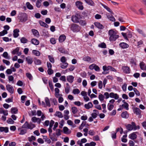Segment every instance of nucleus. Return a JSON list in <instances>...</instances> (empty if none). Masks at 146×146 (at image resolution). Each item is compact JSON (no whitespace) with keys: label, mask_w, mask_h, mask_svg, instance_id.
I'll use <instances>...</instances> for the list:
<instances>
[{"label":"nucleus","mask_w":146,"mask_h":146,"mask_svg":"<svg viewBox=\"0 0 146 146\" xmlns=\"http://www.w3.org/2000/svg\"><path fill=\"white\" fill-rule=\"evenodd\" d=\"M7 33V31L5 29L4 30L0 32V36H3Z\"/></svg>","instance_id":"3c124183"},{"label":"nucleus","mask_w":146,"mask_h":146,"mask_svg":"<svg viewBox=\"0 0 146 146\" xmlns=\"http://www.w3.org/2000/svg\"><path fill=\"white\" fill-rule=\"evenodd\" d=\"M71 110L72 113L73 114L76 113L78 111L77 108L75 107H72L71 108Z\"/></svg>","instance_id":"72a5a7b5"},{"label":"nucleus","mask_w":146,"mask_h":146,"mask_svg":"<svg viewBox=\"0 0 146 146\" xmlns=\"http://www.w3.org/2000/svg\"><path fill=\"white\" fill-rule=\"evenodd\" d=\"M83 60L88 62H92L91 58L89 56H85L82 59Z\"/></svg>","instance_id":"f8f14e48"},{"label":"nucleus","mask_w":146,"mask_h":146,"mask_svg":"<svg viewBox=\"0 0 146 146\" xmlns=\"http://www.w3.org/2000/svg\"><path fill=\"white\" fill-rule=\"evenodd\" d=\"M98 46L99 47L101 48H106V46L105 43L104 42L102 43L99 44L98 45Z\"/></svg>","instance_id":"f704fd0d"},{"label":"nucleus","mask_w":146,"mask_h":146,"mask_svg":"<svg viewBox=\"0 0 146 146\" xmlns=\"http://www.w3.org/2000/svg\"><path fill=\"white\" fill-rule=\"evenodd\" d=\"M73 93L74 94H78L80 93V91L78 89H76L73 90Z\"/></svg>","instance_id":"49530a36"},{"label":"nucleus","mask_w":146,"mask_h":146,"mask_svg":"<svg viewBox=\"0 0 146 146\" xmlns=\"http://www.w3.org/2000/svg\"><path fill=\"white\" fill-rule=\"evenodd\" d=\"M110 36L109 40L111 41H114L119 37V35L117 34V31L113 29L110 30L108 32Z\"/></svg>","instance_id":"f257e3e1"},{"label":"nucleus","mask_w":146,"mask_h":146,"mask_svg":"<svg viewBox=\"0 0 146 146\" xmlns=\"http://www.w3.org/2000/svg\"><path fill=\"white\" fill-rule=\"evenodd\" d=\"M119 46L122 48L124 49L128 48L129 45L126 43L122 42L119 44Z\"/></svg>","instance_id":"4468645a"},{"label":"nucleus","mask_w":146,"mask_h":146,"mask_svg":"<svg viewBox=\"0 0 146 146\" xmlns=\"http://www.w3.org/2000/svg\"><path fill=\"white\" fill-rule=\"evenodd\" d=\"M7 33V31L5 29L4 30L0 32V36H3Z\"/></svg>","instance_id":"09e8293b"},{"label":"nucleus","mask_w":146,"mask_h":146,"mask_svg":"<svg viewBox=\"0 0 146 146\" xmlns=\"http://www.w3.org/2000/svg\"><path fill=\"white\" fill-rule=\"evenodd\" d=\"M94 24L97 28L99 29H102L104 28V26L99 23L95 22Z\"/></svg>","instance_id":"a211bd4d"},{"label":"nucleus","mask_w":146,"mask_h":146,"mask_svg":"<svg viewBox=\"0 0 146 146\" xmlns=\"http://www.w3.org/2000/svg\"><path fill=\"white\" fill-rule=\"evenodd\" d=\"M48 58H49L50 61L52 63H54V58L51 56L50 55L48 56Z\"/></svg>","instance_id":"4d7b16f0"},{"label":"nucleus","mask_w":146,"mask_h":146,"mask_svg":"<svg viewBox=\"0 0 146 146\" xmlns=\"http://www.w3.org/2000/svg\"><path fill=\"white\" fill-rule=\"evenodd\" d=\"M95 133V132L92 130H90L88 132V134L91 135H94Z\"/></svg>","instance_id":"e2e57ef3"},{"label":"nucleus","mask_w":146,"mask_h":146,"mask_svg":"<svg viewBox=\"0 0 146 146\" xmlns=\"http://www.w3.org/2000/svg\"><path fill=\"white\" fill-rule=\"evenodd\" d=\"M28 140L30 141H31L33 140H35L36 138L33 136H32L31 137H29L28 138Z\"/></svg>","instance_id":"13d9d810"},{"label":"nucleus","mask_w":146,"mask_h":146,"mask_svg":"<svg viewBox=\"0 0 146 146\" xmlns=\"http://www.w3.org/2000/svg\"><path fill=\"white\" fill-rule=\"evenodd\" d=\"M31 42L35 45H38L39 44V41L36 39L33 38L32 39L31 41Z\"/></svg>","instance_id":"6ab92c4d"},{"label":"nucleus","mask_w":146,"mask_h":146,"mask_svg":"<svg viewBox=\"0 0 146 146\" xmlns=\"http://www.w3.org/2000/svg\"><path fill=\"white\" fill-rule=\"evenodd\" d=\"M122 102H124V103L122 105V106L127 110H129V105L128 103L126 102H125V100H123Z\"/></svg>","instance_id":"a878e982"},{"label":"nucleus","mask_w":146,"mask_h":146,"mask_svg":"<svg viewBox=\"0 0 146 146\" xmlns=\"http://www.w3.org/2000/svg\"><path fill=\"white\" fill-rule=\"evenodd\" d=\"M84 106L86 109L88 110L92 108L93 105L92 102H89L87 104H85Z\"/></svg>","instance_id":"dca6fc26"},{"label":"nucleus","mask_w":146,"mask_h":146,"mask_svg":"<svg viewBox=\"0 0 146 146\" xmlns=\"http://www.w3.org/2000/svg\"><path fill=\"white\" fill-rule=\"evenodd\" d=\"M70 29L74 32H78L80 31V28L78 25L73 24L71 25Z\"/></svg>","instance_id":"39448f33"},{"label":"nucleus","mask_w":146,"mask_h":146,"mask_svg":"<svg viewBox=\"0 0 146 146\" xmlns=\"http://www.w3.org/2000/svg\"><path fill=\"white\" fill-rule=\"evenodd\" d=\"M102 5L104 8H105L107 10V11H108L109 12L111 13H113L111 10L108 7L103 4H102Z\"/></svg>","instance_id":"58836bf2"},{"label":"nucleus","mask_w":146,"mask_h":146,"mask_svg":"<svg viewBox=\"0 0 146 146\" xmlns=\"http://www.w3.org/2000/svg\"><path fill=\"white\" fill-rule=\"evenodd\" d=\"M107 18L111 21L113 22L115 21V18L112 15L110 16L107 15Z\"/></svg>","instance_id":"2f4dec72"},{"label":"nucleus","mask_w":146,"mask_h":146,"mask_svg":"<svg viewBox=\"0 0 146 146\" xmlns=\"http://www.w3.org/2000/svg\"><path fill=\"white\" fill-rule=\"evenodd\" d=\"M63 132L64 134H69L70 133L71 131L67 127H64L63 128Z\"/></svg>","instance_id":"ddd939ff"},{"label":"nucleus","mask_w":146,"mask_h":146,"mask_svg":"<svg viewBox=\"0 0 146 146\" xmlns=\"http://www.w3.org/2000/svg\"><path fill=\"white\" fill-rule=\"evenodd\" d=\"M56 134L57 136H60L61 135L60 130V129H57L56 131Z\"/></svg>","instance_id":"69168bd1"},{"label":"nucleus","mask_w":146,"mask_h":146,"mask_svg":"<svg viewBox=\"0 0 146 146\" xmlns=\"http://www.w3.org/2000/svg\"><path fill=\"white\" fill-rule=\"evenodd\" d=\"M85 2L88 5L92 6H94V3L92 0H84Z\"/></svg>","instance_id":"7c9ffc66"},{"label":"nucleus","mask_w":146,"mask_h":146,"mask_svg":"<svg viewBox=\"0 0 146 146\" xmlns=\"http://www.w3.org/2000/svg\"><path fill=\"white\" fill-rule=\"evenodd\" d=\"M39 23L40 25L41 26L47 28L48 27V25L45 23L44 22L41 21H39Z\"/></svg>","instance_id":"c9c22d12"},{"label":"nucleus","mask_w":146,"mask_h":146,"mask_svg":"<svg viewBox=\"0 0 146 146\" xmlns=\"http://www.w3.org/2000/svg\"><path fill=\"white\" fill-rule=\"evenodd\" d=\"M6 89L11 94H12L14 93V89L13 87L10 84H7L6 86Z\"/></svg>","instance_id":"0eeeda50"},{"label":"nucleus","mask_w":146,"mask_h":146,"mask_svg":"<svg viewBox=\"0 0 146 146\" xmlns=\"http://www.w3.org/2000/svg\"><path fill=\"white\" fill-rule=\"evenodd\" d=\"M35 64L37 65H40L41 63V61L39 59L36 60L35 61Z\"/></svg>","instance_id":"0e129e2a"},{"label":"nucleus","mask_w":146,"mask_h":146,"mask_svg":"<svg viewBox=\"0 0 146 146\" xmlns=\"http://www.w3.org/2000/svg\"><path fill=\"white\" fill-rule=\"evenodd\" d=\"M18 110L16 108H13L11 109V113H12L16 114L17 113Z\"/></svg>","instance_id":"37998d69"},{"label":"nucleus","mask_w":146,"mask_h":146,"mask_svg":"<svg viewBox=\"0 0 146 146\" xmlns=\"http://www.w3.org/2000/svg\"><path fill=\"white\" fill-rule=\"evenodd\" d=\"M8 80L9 82H11L12 84L14 83V77L12 76H10L8 77Z\"/></svg>","instance_id":"de8ad7c7"},{"label":"nucleus","mask_w":146,"mask_h":146,"mask_svg":"<svg viewBox=\"0 0 146 146\" xmlns=\"http://www.w3.org/2000/svg\"><path fill=\"white\" fill-rule=\"evenodd\" d=\"M26 60L28 64H31L33 62V59L32 58L28 56L26 58Z\"/></svg>","instance_id":"2eb2a0df"},{"label":"nucleus","mask_w":146,"mask_h":146,"mask_svg":"<svg viewBox=\"0 0 146 146\" xmlns=\"http://www.w3.org/2000/svg\"><path fill=\"white\" fill-rule=\"evenodd\" d=\"M60 60L62 63H64L66 62L67 59L65 57L63 56L61 58Z\"/></svg>","instance_id":"5fc2aeb1"},{"label":"nucleus","mask_w":146,"mask_h":146,"mask_svg":"<svg viewBox=\"0 0 146 146\" xmlns=\"http://www.w3.org/2000/svg\"><path fill=\"white\" fill-rule=\"evenodd\" d=\"M68 65V64L65 62L64 63H62V64H61L60 65V67L62 69H65L66 68Z\"/></svg>","instance_id":"c756f323"},{"label":"nucleus","mask_w":146,"mask_h":146,"mask_svg":"<svg viewBox=\"0 0 146 146\" xmlns=\"http://www.w3.org/2000/svg\"><path fill=\"white\" fill-rule=\"evenodd\" d=\"M121 116L123 118H127L129 117V115L127 112V111H125L121 113Z\"/></svg>","instance_id":"aec40b11"},{"label":"nucleus","mask_w":146,"mask_h":146,"mask_svg":"<svg viewBox=\"0 0 146 146\" xmlns=\"http://www.w3.org/2000/svg\"><path fill=\"white\" fill-rule=\"evenodd\" d=\"M80 18V16L78 15H77L74 16H72V17L71 19L73 22L77 23L79 22Z\"/></svg>","instance_id":"423d86ee"},{"label":"nucleus","mask_w":146,"mask_h":146,"mask_svg":"<svg viewBox=\"0 0 146 146\" xmlns=\"http://www.w3.org/2000/svg\"><path fill=\"white\" fill-rule=\"evenodd\" d=\"M43 0H38L36 3V5L37 7L39 8L41 5V2Z\"/></svg>","instance_id":"79ce46f5"},{"label":"nucleus","mask_w":146,"mask_h":146,"mask_svg":"<svg viewBox=\"0 0 146 146\" xmlns=\"http://www.w3.org/2000/svg\"><path fill=\"white\" fill-rule=\"evenodd\" d=\"M27 77L30 80H31L33 78V77L31 74L29 73H27L26 74Z\"/></svg>","instance_id":"680f3d73"},{"label":"nucleus","mask_w":146,"mask_h":146,"mask_svg":"<svg viewBox=\"0 0 146 146\" xmlns=\"http://www.w3.org/2000/svg\"><path fill=\"white\" fill-rule=\"evenodd\" d=\"M127 129L129 131H131L133 129L136 130L137 129V127L135 123L133 122L131 123V124H128L126 126Z\"/></svg>","instance_id":"20e7f679"},{"label":"nucleus","mask_w":146,"mask_h":146,"mask_svg":"<svg viewBox=\"0 0 146 146\" xmlns=\"http://www.w3.org/2000/svg\"><path fill=\"white\" fill-rule=\"evenodd\" d=\"M21 41L22 43H25L27 42L28 40L25 37H22L21 39Z\"/></svg>","instance_id":"a18cd8bd"},{"label":"nucleus","mask_w":146,"mask_h":146,"mask_svg":"<svg viewBox=\"0 0 146 146\" xmlns=\"http://www.w3.org/2000/svg\"><path fill=\"white\" fill-rule=\"evenodd\" d=\"M98 98L100 101H102L104 100V96L102 94H100L99 95Z\"/></svg>","instance_id":"6e6d98bb"},{"label":"nucleus","mask_w":146,"mask_h":146,"mask_svg":"<svg viewBox=\"0 0 146 146\" xmlns=\"http://www.w3.org/2000/svg\"><path fill=\"white\" fill-rule=\"evenodd\" d=\"M65 39V36L64 35H61L59 38V41L60 42H62L64 41Z\"/></svg>","instance_id":"b1692460"},{"label":"nucleus","mask_w":146,"mask_h":146,"mask_svg":"<svg viewBox=\"0 0 146 146\" xmlns=\"http://www.w3.org/2000/svg\"><path fill=\"white\" fill-rule=\"evenodd\" d=\"M127 84L126 83H124L122 86V89L124 91H125L127 89Z\"/></svg>","instance_id":"864d4df0"},{"label":"nucleus","mask_w":146,"mask_h":146,"mask_svg":"<svg viewBox=\"0 0 146 146\" xmlns=\"http://www.w3.org/2000/svg\"><path fill=\"white\" fill-rule=\"evenodd\" d=\"M31 31L33 35L37 37L39 36V33L37 30L35 29H32Z\"/></svg>","instance_id":"cd10ccee"},{"label":"nucleus","mask_w":146,"mask_h":146,"mask_svg":"<svg viewBox=\"0 0 146 146\" xmlns=\"http://www.w3.org/2000/svg\"><path fill=\"white\" fill-rule=\"evenodd\" d=\"M0 131L1 132L4 131L5 133H7L8 131V128L7 127H0Z\"/></svg>","instance_id":"bb28decb"},{"label":"nucleus","mask_w":146,"mask_h":146,"mask_svg":"<svg viewBox=\"0 0 146 146\" xmlns=\"http://www.w3.org/2000/svg\"><path fill=\"white\" fill-rule=\"evenodd\" d=\"M76 6L79 9L82 10L83 9V7L82 5V3L80 1H77L75 3Z\"/></svg>","instance_id":"1a4fd4ad"},{"label":"nucleus","mask_w":146,"mask_h":146,"mask_svg":"<svg viewBox=\"0 0 146 146\" xmlns=\"http://www.w3.org/2000/svg\"><path fill=\"white\" fill-rule=\"evenodd\" d=\"M19 31L18 29H15L13 31V35L15 38L19 36Z\"/></svg>","instance_id":"f3484780"},{"label":"nucleus","mask_w":146,"mask_h":146,"mask_svg":"<svg viewBox=\"0 0 146 146\" xmlns=\"http://www.w3.org/2000/svg\"><path fill=\"white\" fill-rule=\"evenodd\" d=\"M74 78V77L70 75L67 77V80L69 82L72 83Z\"/></svg>","instance_id":"412c9836"},{"label":"nucleus","mask_w":146,"mask_h":146,"mask_svg":"<svg viewBox=\"0 0 146 146\" xmlns=\"http://www.w3.org/2000/svg\"><path fill=\"white\" fill-rule=\"evenodd\" d=\"M49 86L52 91L54 90V88L52 84V82L51 81H49L48 82Z\"/></svg>","instance_id":"c03bdc74"},{"label":"nucleus","mask_w":146,"mask_h":146,"mask_svg":"<svg viewBox=\"0 0 146 146\" xmlns=\"http://www.w3.org/2000/svg\"><path fill=\"white\" fill-rule=\"evenodd\" d=\"M110 97L111 98H113L115 100H117L119 98V96L116 93L115 94L113 92H111L110 93Z\"/></svg>","instance_id":"9b49d317"},{"label":"nucleus","mask_w":146,"mask_h":146,"mask_svg":"<svg viewBox=\"0 0 146 146\" xmlns=\"http://www.w3.org/2000/svg\"><path fill=\"white\" fill-rule=\"evenodd\" d=\"M19 50V47H17L12 52V53L13 54H16L18 52Z\"/></svg>","instance_id":"603ef678"},{"label":"nucleus","mask_w":146,"mask_h":146,"mask_svg":"<svg viewBox=\"0 0 146 146\" xmlns=\"http://www.w3.org/2000/svg\"><path fill=\"white\" fill-rule=\"evenodd\" d=\"M35 127V125L34 124H32L31 123H29L28 122L26 121L24 124L22 125V128L32 129Z\"/></svg>","instance_id":"7ed1b4c3"},{"label":"nucleus","mask_w":146,"mask_h":146,"mask_svg":"<svg viewBox=\"0 0 146 146\" xmlns=\"http://www.w3.org/2000/svg\"><path fill=\"white\" fill-rule=\"evenodd\" d=\"M3 62L7 65H9L10 64V62L7 60L3 59Z\"/></svg>","instance_id":"052dcab7"},{"label":"nucleus","mask_w":146,"mask_h":146,"mask_svg":"<svg viewBox=\"0 0 146 146\" xmlns=\"http://www.w3.org/2000/svg\"><path fill=\"white\" fill-rule=\"evenodd\" d=\"M45 101L46 103V106L49 107H50L51 105L50 104L49 99L48 98L46 97L45 98Z\"/></svg>","instance_id":"473e14b6"},{"label":"nucleus","mask_w":146,"mask_h":146,"mask_svg":"<svg viewBox=\"0 0 146 146\" xmlns=\"http://www.w3.org/2000/svg\"><path fill=\"white\" fill-rule=\"evenodd\" d=\"M19 19L22 22H25L27 20V16L25 13H19Z\"/></svg>","instance_id":"f03ea898"},{"label":"nucleus","mask_w":146,"mask_h":146,"mask_svg":"<svg viewBox=\"0 0 146 146\" xmlns=\"http://www.w3.org/2000/svg\"><path fill=\"white\" fill-rule=\"evenodd\" d=\"M26 5L27 8L30 9H33V6L29 2H27L26 3Z\"/></svg>","instance_id":"ea45409f"},{"label":"nucleus","mask_w":146,"mask_h":146,"mask_svg":"<svg viewBox=\"0 0 146 146\" xmlns=\"http://www.w3.org/2000/svg\"><path fill=\"white\" fill-rule=\"evenodd\" d=\"M98 86L99 88L102 89V81H99L98 82Z\"/></svg>","instance_id":"338daca9"},{"label":"nucleus","mask_w":146,"mask_h":146,"mask_svg":"<svg viewBox=\"0 0 146 146\" xmlns=\"http://www.w3.org/2000/svg\"><path fill=\"white\" fill-rule=\"evenodd\" d=\"M7 33V31L5 29L4 30L0 32V36H3Z\"/></svg>","instance_id":"8fccbe9b"},{"label":"nucleus","mask_w":146,"mask_h":146,"mask_svg":"<svg viewBox=\"0 0 146 146\" xmlns=\"http://www.w3.org/2000/svg\"><path fill=\"white\" fill-rule=\"evenodd\" d=\"M3 56L5 58H6L8 59H10V58L9 56H8V54L7 52H4L3 55Z\"/></svg>","instance_id":"a19ab883"},{"label":"nucleus","mask_w":146,"mask_h":146,"mask_svg":"<svg viewBox=\"0 0 146 146\" xmlns=\"http://www.w3.org/2000/svg\"><path fill=\"white\" fill-rule=\"evenodd\" d=\"M139 65L141 69L142 70H143L144 69V68L145 67V66H146L143 62H141L140 63Z\"/></svg>","instance_id":"e433bc0d"},{"label":"nucleus","mask_w":146,"mask_h":146,"mask_svg":"<svg viewBox=\"0 0 146 146\" xmlns=\"http://www.w3.org/2000/svg\"><path fill=\"white\" fill-rule=\"evenodd\" d=\"M33 53L35 55L37 56H39L40 55V53L39 51L36 50H33Z\"/></svg>","instance_id":"4c0bfd02"},{"label":"nucleus","mask_w":146,"mask_h":146,"mask_svg":"<svg viewBox=\"0 0 146 146\" xmlns=\"http://www.w3.org/2000/svg\"><path fill=\"white\" fill-rule=\"evenodd\" d=\"M122 69L123 72L126 74H128L130 73V70L129 67L127 66H123L122 67Z\"/></svg>","instance_id":"6e6552de"},{"label":"nucleus","mask_w":146,"mask_h":146,"mask_svg":"<svg viewBox=\"0 0 146 146\" xmlns=\"http://www.w3.org/2000/svg\"><path fill=\"white\" fill-rule=\"evenodd\" d=\"M7 122L9 124H13L14 121L11 118L8 119L7 121Z\"/></svg>","instance_id":"bf43d9fd"},{"label":"nucleus","mask_w":146,"mask_h":146,"mask_svg":"<svg viewBox=\"0 0 146 146\" xmlns=\"http://www.w3.org/2000/svg\"><path fill=\"white\" fill-rule=\"evenodd\" d=\"M55 116H57L59 118H62L63 117V115L62 113L59 111H56L54 114Z\"/></svg>","instance_id":"393cba45"},{"label":"nucleus","mask_w":146,"mask_h":146,"mask_svg":"<svg viewBox=\"0 0 146 146\" xmlns=\"http://www.w3.org/2000/svg\"><path fill=\"white\" fill-rule=\"evenodd\" d=\"M129 137L130 139H132L134 140L136 138L137 135L135 134V133L133 132L131 134H130L129 135Z\"/></svg>","instance_id":"4be33fe9"},{"label":"nucleus","mask_w":146,"mask_h":146,"mask_svg":"<svg viewBox=\"0 0 146 146\" xmlns=\"http://www.w3.org/2000/svg\"><path fill=\"white\" fill-rule=\"evenodd\" d=\"M18 129L19 130H20V133H19L20 135H23L27 132V130L25 129H21L20 128H19Z\"/></svg>","instance_id":"c85d7f7f"},{"label":"nucleus","mask_w":146,"mask_h":146,"mask_svg":"<svg viewBox=\"0 0 146 146\" xmlns=\"http://www.w3.org/2000/svg\"><path fill=\"white\" fill-rule=\"evenodd\" d=\"M31 120L34 123L37 122L38 124H40L41 119L39 118H37L36 117H33L31 119Z\"/></svg>","instance_id":"9d476101"},{"label":"nucleus","mask_w":146,"mask_h":146,"mask_svg":"<svg viewBox=\"0 0 146 146\" xmlns=\"http://www.w3.org/2000/svg\"><path fill=\"white\" fill-rule=\"evenodd\" d=\"M133 111L134 113H136L137 115H139L141 113V111L140 110L137 108H134Z\"/></svg>","instance_id":"5701e85b"},{"label":"nucleus","mask_w":146,"mask_h":146,"mask_svg":"<svg viewBox=\"0 0 146 146\" xmlns=\"http://www.w3.org/2000/svg\"><path fill=\"white\" fill-rule=\"evenodd\" d=\"M138 32L140 34H142L144 36H145V35L143 32L141 30L138 29L137 30Z\"/></svg>","instance_id":"774afa93"}]
</instances>
